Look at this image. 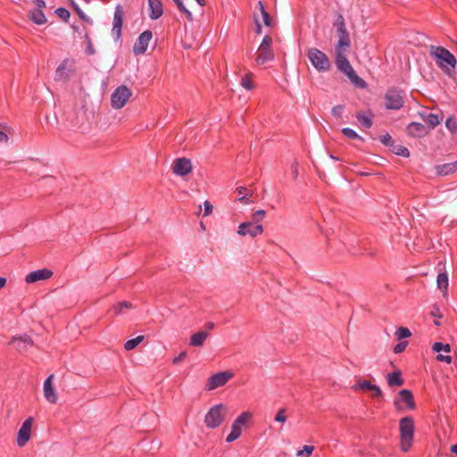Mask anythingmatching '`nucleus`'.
<instances>
[{"label": "nucleus", "instance_id": "nucleus-1", "mask_svg": "<svg viewBox=\"0 0 457 457\" xmlns=\"http://www.w3.org/2000/svg\"><path fill=\"white\" fill-rule=\"evenodd\" d=\"M349 49L350 47L335 48L334 54L337 68L343 72L353 84L359 87H365L366 82L355 73L347 59Z\"/></svg>", "mask_w": 457, "mask_h": 457}, {"label": "nucleus", "instance_id": "nucleus-2", "mask_svg": "<svg viewBox=\"0 0 457 457\" xmlns=\"http://www.w3.org/2000/svg\"><path fill=\"white\" fill-rule=\"evenodd\" d=\"M429 54L436 65L446 74L451 75L455 69V56L443 46H429Z\"/></svg>", "mask_w": 457, "mask_h": 457}, {"label": "nucleus", "instance_id": "nucleus-3", "mask_svg": "<svg viewBox=\"0 0 457 457\" xmlns=\"http://www.w3.org/2000/svg\"><path fill=\"white\" fill-rule=\"evenodd\" d=\"M414 420L411 417H404L399 421L400 448L403 452H408L414 438Z\"/></svg>", "mask_w": 457, "mask_h": 457}, {"label": "nucleus", "instance_id": "nucleus-4", "mask_svg": "<svg viewBox=\"0 0 457 457\" xmlns=\"http://www.w3.org/2000/svg\"><path fill=\"white\" fill-rule=\"evenodd\" d=\"M306 55L312 65L319 72H327L331 69V62L328 55L318 48L311 47L307 49Z\"/></svg>", "mask_w": 457, "mask_h": 457}, {"label": "nucleus", "instance_id": "nucleus-5", "mask_svg": "<svg viewBox=\"0 0 457 457\" xmlns=\"http://www.w3.org/2000/svg\"><path fill=\"white\" fill-rule=\"evenodd\" d=\"M333 28L336 29L338 40L335 48H343L351 46L350 35L346 28L345 21L342 13H337L333 22Z\"/></svg>", "mask_w": 457, "mask_h": 457}, {"label": "nucleus", "instance_id": "nucleus-6", "mask_svg": "<svg viewBox=\"0 0 457 457\" xmlns=\"http://www.w3.org/2000/svg\"><path fill=\"white\" fill-rule=\"evenodd\" d=\"M228 412V407L224 404H216L212 406L206 413L204 423L209 428H218L224 420Z\"/></svg>", "mask_w": 457, "mask_h": 457}, {"label": "nucleus", "instance_id": "nucleus-7", "mask_svg": "<svg viewBox=\"0 0 457 457\" xmlns=\"http://www.w3.org/2000/svg\"><path fill=\"white\" fill-rule=\"evenodd\" d=\"M272 37L269 35L263 37L256 51L255 62L258 65H262L266 62L274 60V51L272 48Z\"/></svg>", "mask_w": 457, "mask_h": 457}, {"label": "nucleus", "instance_id": "nucleus-8", "mask_svg": "<svg viewBox=\"0 0 457 457\" xmlns=\"http://www.w3.org/2000/svg\"><path fill=\"white\" fill-rule=\"evenodd\" d=\"M253 418V413L250 411H243L233 422L231 426V432L227 436L226 442L232 443L240 437L243 428L246 427Z\"/></svg>", "mask_w": 457, "mask_h": 457}, {"label": "nucleus", "instance_id": "nucleus-9", "mask_svg": "<svg viewBox=\"0 0 457 457\" xmlns=\"http://www.w3.org/2000/svg\"><path fill=\"white\" fill-rule=\"evenodd\" d=\"M132 92L126 86L118 87L111 96L112 106L114 109L122 108L131 97Z\"/></svg>", "mask_w": 457, "mask_h": 457}, {"label": "nucleus", "instance_id": "nucleus-10", "mask_svg": "<svg viewBox=\"0 0 457 457\" xmlns=\"http://www.w3.org/2000/svg\"><path fill=\"white\" fill-rule=\"evenodd\" d=\"M385 104L388 110H399L403 104V94L395 88H390L385 95Z\"/></svg>", "mask_w": 457, "mask_h": 457}, {"label": "nucleus", "instance_id": "nucleus-11", "mask_svg": "<svg viewBox=\"0 0 457 457\" xmlns=\"http://www.w3.org/2000/svg\"><path fill=\"white\" fill-rule=\"evenodd\" d=\"M233 374L229 371H222L210 377L206 382L205 389L208 391L214 390L220 386H224L231 378Z\"/></svg>", "mask_w": 457, "mask_h": 457}, {"label": "nucleus", "instance_id": "nucleus-12", "mask_svg": "<svg viewBox=\"0 0 457 457\" xmlns=\"http://www.w3.org/2000/svg\"><path fill=\"white\" fill-rule=\"evenodd\" d=\"M33 418H28L21 425L18 431L17 445L20 447H23L27 445L31 437V430L33 426Z\"/></svg>", "mask_w": 457, "mask_h": 457}, {"label": "nucleus", "instance_id": "nucleus-13", "mask_svg": "<svg viewBox=\"0 0 457 457\" xmlns=\"http://www.w3.org/2000/svg\"><path fill=\"white\" fill-rule=\"evenodd\" d=\"M263 233V226L262 224L253 225V222H243L238 226L237 234L241 237L250 236L255 237Z\"/></svg>", "mask_w": 457, "mask_h": 457}, {"label": "nucleus", "instance_id": "nucleus-14", "mask_svg": "<svg viewBox=\"0 0 457 457\" xmlns=\"http://www.w3.org/2000/svg\"><path fill=\"white\" fill-rule=\"evenodd\" d=\"M172 172L178 176H186L192 171V163L189 159L181 157L174 160Z\"/></svg>", "mask_w": 457, "mask_h": 457}, {"label": "nucleus", "instance_id": "nucleus-15", "mask_svg": "<svg viewBox=\"0 0 457 457\" xmlns=\"http://www.w3.org/2000/svg\"><path fill=\"white\" fill-rule=\"evenodd\" d=\"M153 37L152 31L145 30L142 32L134 45L133 51L135 54H143L148 47V44Z\"/></svg>", "mask_w": 457, "mask_h": 457}, {"label": "nucleus", "instance_id": "nucleus-16", "mask_svg": "<svg viewBox=\"0 0 457 457\" xmlns=\"http://www.w3.org/2000/svg\"><path fill=\"white\" fill-rule=\"evenodd\" d=\"M53 276V271L49 269L43 268L29 272L25 277V282L28 284L36 283L40 280H47Z\"/></svg>", "mask_w": 457, "mask_h": 457}, {"label": "nucleus", "instance_id": "nucleus-17", "mask_svg": "<svg viewBox=\"0 0 457 457\" xmlns=\"http://www.w3.org/2000/svg\"><path fill=\"white\" fill-rule=\"evenodd\" d=\"M54 376L51 374L43 385V392L46 400L50 403H55L58 400L57 393L55 392L53 385Z\"/></svg>", "mask_w": 457, "mask_h": 457}, {"label": "nucleus", "instance_id": "nucleus-18", "mask_svg": "<svg viewBox=\"0 0 457 457\" xmlns=\"http://www.w3.org/2000/svg\"><path fill=\"white\" fill-rule=\"evenodd\" d=\"M122 17H123V11L122 7L120 5H118L115 8L114 12V17H113V24H112V35L119 38L121 34V28H122Z\"/></svg>", "mask_w": 457, "mask_h": 457}, {"label": "nucleus", "instance_id": "nucleus-19", "mask_svg": "<svg viewBox=\"0 0 457 457\" xmlns=\"http://www.w3.org/2000/svg\"><path fill=\"white\" fill-rule=\"evenodd\" d=\"M12 344H16L17 350L23 353L33 345V341L29 336L23 335L20 337H12L10 341V345Z\"/></svg>", "mask_w": 457, "mask_h": 457}, {"label": "nucleus", "instance_id": "nucleus-20", "mask_svg": "<svg viewBox=\"0 0 457 457\" xmlns=\"http://www.w3.org/2000/svg\"><path fill=\"white\" fill-rule=\"evenodd\" d=\"M353 388L354 390L370 391L372 393L373 396H381L382 395V392L378 386L373 385L366 380H361V379L358 380V382L353 386Z\"/></svg>", "mask_w": 457, "mask_h": 457}, {"label": "nucleus", "instance_id": "nucleus-21", "mask_svg": "<svg viewBox=\"0 0 457 457\" xmlns=\"http://www.w3.org/2000/svg\"><path fill=\"white\" fill-rule=\"evenodd\" d=\"M407 133L411 137H420L428 134V130L424 125L419 122H411L407 127Z\"/></svg>", "mask_w": 457, "mask_h": 457}, {"label": "nucleus", "instance_id": "nucleus-22", "mask_svg": "<svg viewBox=\"0 0 457 457\" xmlns=\"http://www.w3.org/2000/svg\"><path fill=\"white\" fill-rule=\"evenodd\" d=\"M148 5L150 9L149 16L152 20H156L162 15V4L160 0H148Z\"/></svg>", "mask_w": 457, "mask_h": 457}, {"label": "nucleus", "instance_id": "nucleus-23", "mask_svg": "<svg viewBox=\"0 0 457 457\" xmlns=\"http://www.w3.org/2000/svg\"><path fill=\"white\" fill-rule=\"evenodd\" d=\"M208 337V332L198 331L190 337L189 345L194 347H202Z\"/></svg>", "mask_w": 457, "mask_h": 457}, {"label": "nucleus", "instance_id": "nucleus-24", "mask_svg": "<svg viewBox=\"0 0 457 457\" xmlns=\"http://www.w3.org/2000/svg\"><path fill=\"white\" fill-rule=\"evenodd\" d=\"M400 401L406 404V408L410 410L415 409V402L411 392L408 389H403L399 392Z\"/></svg>", "mask_w": 457, "mask_h": 457}, {"label": "nucleus", "instance_id": "nucleus-25", "mask_svg": "<svg viewBox=\"0 0 457 457\" xmlns=\"http://www.w3.org/2000/svg\"><path fill=\"white\" fill-rule=\"evenodd\" d=\"M436 170L438 175L445 176L452 174L457 170V161L450 163L437 165Z\"/></svg>", "mask_w": 457, "mask_h": 457}, {"label": "nucleus", "instance_id": "nucleus-26", "mask_svg": "<svg viewBox=\"0 0 457 457\" xmlns=\"http://www.w3.org/2000/svg\"><path fill=\"white\" fill-rule=\"evenodd\" d=\"M420 115L421 116L423 121L426 122L430 127V129H434L442 120V117H439L434 113L422 112L420 113Z\"/></svg>", "mask_w": 457, "mask_h": 457}, {"label": "nucleus", "instance_id": "nucleus-27", "mask_svg": "<svg viewBox=\"0 0 457 457\" xmlns=\"http://www.w3.org/2000/svg\"><path fill=\"white\" fill-rule=\"evenodd\" d=\"M67 61H63L55 71L56 80H67L70 78V71L67 69Z\"/></svg>", "mask_w": 457, "mask_h": 457}, {"label": "nucleus", "instance_id": "nucleus-28", "mask_svg": "<svg viewBox=\"0 0 457 457\" xmlns=\"http://www.w3.org/2000/svg\"><path fill=\"white\" fill-rule=\"evenodd\" d=\"M400 370H396L387 375V383L390 386H401L403 384V379L401 377Z\"/></svg>", "mask_w": 457, "mask_h": 457}, {"label": "nucleus", "instance_id": "nucleus-29", "mask_svg": "<svg viewBox=\"0 0 457 457\" xmlns=\"http://www.w3.org/2000/svg\"><path fill=\"white\" fill-rule=\"evenodd\" d=\"M236 192L242 195L238 198V201H240L241 203H244V204H249L251 203H253V201L250 200L249 199V196H252L253 195V192H251L249 189H247L246 187H237L236 189Z\"/></svg>", "mask_w": 457, "mask_h": 457}, {"label": "nucleus", "instance_id": "nucleus-30", "mask_svg": "<svg viewBox=\"0 0 457 457\" xmlns=\"http://www.w3.org/2000/svg\"><path fill=\"white\" fill-rule=\"evenodd\" d=\"M30 19L37 25H42L46 22V18L42 12V10L39 9H34L29 13Z\"/></svg>", "mask_w": 457, "mask_h": 457}, {"label": "nucleus", "instance_id": "nucleus-31", "mask_svg": "<svg viewBox=\"0 0 457 457\" xmlns=\"http://www.w3.org/2000/svg\"><path fill=\"white\" fill-rule=\"evenodd\" d=\"M356 119L364 128L367 129L370 128L373 124L371 115H369L363 112H357Z\"/></svg>", "mask_w": 457, "mask_h": 457}, {"label": "nucleus", "instance_id": "nucleus-32", "mask_svg": "<svg viewBox=\"0 0 457 457\" xmlns=\"http://www.w3.org/2000/svg\"><path fill=\"white\" fill-rule=\"evenodd\" d=\"M436 284L438 288L443 290L445 295L448 287V276L445 272H441L437 275Z\"/></svg>", "mask_w": 457, "mask_h": 457}, {"label": "nucleus", "instance_id": "nucleus-33", "mask_svg": "<svg viewBox=\"0 0 457 457\" xmlns=\"http://www.w3.org/2000/svg\"><path fill=\"white\" fill-rule=\"evenodd\" d=\"M172 1L177 5V7L180 11V12H182L187 17V19H188L189 21L193 20V14H192L191 11L187 8V6L186 5V4L184 3L183 0H172Z\"/></svg>", "mask_w": 457, "mask_h": 457}, {"label": "nucleus", "instance_id": "nucleus-34", "mask_svg": "<svg viewBox=\"0 0 457 457\" xmlns=\"http://www.w3.org/2000/svg\"><path fill=\"white\" fill-rule=\"evenodd\" d=\"M144 340V336H137V337L133 339L128 340L125 345L124 348L127 351L133 350L136 348L142 341Z\"/></svg>", "mask_w": 457, "mask_h": 457}, {"label": "nucleus", "instance_id": "nucleus-35", "mask_svg": "<svg viewBox=\"0 0 457 457\" xmlns=\"http://www.w3.org/2000/svg\"><path fill=\"white\" fill-rule=\"evenodd\" d=\"M132 304L129 302H121L118 304L112 307L111 311L113 312L115 315L121 314L124 311V309H131Z\"/></svg>", "mask_w": 457, "mask_h": 457}, {"label": "nucleus", "instance_id": "nucleus-36", "mask_svg": "<svg viewBox=\"0 0 457 457\" xmlns=\"http://www.w3.org/2000/svg\"><path fill=\"white\" fill-rule=\"evenodd\" d=\"M71 4L80 19H82L89 24L93 23V21L86 15V13L78 6V4L73 0H71Z\"/></svg>", "mask_w": 457, "mask_h": 457}, {"label": "nucleus", "instance_id": "nucleus-37", "mask_svg": "<svg viewBox=\"0 0 457 457\" xmlns=\"http://www.w3.org/2000/svg\"><path fill=\"white\" fill-rule=\"evenodd\" d=\"M342 133H343L344 136H345L348 138L359 139V140L363 141V137L359 136L353 129H352L350 128H344L342 129Z\"/></svg>", "mask_w": 457, "mask_h": 457}, {"label": "nucleus", "instance_id": "nucleus-38", "mask_svg": "<svg viewBox=\"0 0 457 457\" xmlns=\"http://www.w3.org/2000/svg\"><path fill=\"white\" fill-rule=\"evenodd\" d=\"M393 152L400 156L408 157L410 155L409 150L400 145H393Z\"/></svg>", "mask_w": 457, "mask_h": 457}, {"label": "nucleus", "instance_id": "nucleus-39", "mask_svg": "<svg viewBox=\"0 0 457 457\" xmlns=\"http://www.w3.org/2000/svg\"><path fill=\"white\" fill-rule=\"evenodd\" d=\"M55 13L56 15L61 19L63 21L67 22L70 19V12L65 9V8H62V7H60V8H57L55 10Z\"/></svg>", "mask_w": 457, "mask_h": 457}, {"label": "nucleus", "instance_id": "nucleus-40", "mask_svg": "<svg viewBox=\"0 0 457 457\" xmlns=\"http://www.w3.org/2000/svg\"><path fill=\"white\" fill-rule=\"evenodd\" d=\"M432 348L435 352H437V353H440L441 351H443L445 353H449L451 350V346L449 344H443V343H439V342L435 343L433 345Z\"/></svg>", "mask_w": 457, "mask_h": 457}, {"label": "nucleus", "instance_id": "nucleus-41", "mask_svg": "<svg viewBox=\"0 0 457 457\" xmlns=\"http://www.w3.org/2000/svg\"><path fill=\"white\" fill-rule=\"evenodd\" d=\"M84 37H85V40H86V43H87V48H86L87 54H88V55L95 54L96 50L94 48L93 43L91 41V38L89 37V36H88V34L87 32H85Z\"/></svg>", "mask_w": 457, "mask_h": 457}, {"label": "nucleus", "instance_id": "nucleus-42", "mask_svg": "<svg viewBox=\"0 0 457 457\" xmlns=\"http://www.w3.org/2000/svg\"><path fill=\"white\" fill-rule=\"evenodd\" d=\"M251 77L252 74H247L246 76L242 78L240 82L241 86L247 90H251L253 88V84L251 80Z\"/></svg>", "mask_w": 457, "mask_h": 457}, {"label": "nucleus", "instance_id": "nucleus-43", "mask_svg": "<svg viewBox=\"0 0 457 457\" xmlns=\"http://www.w3.org/2000/svg\"><path fill=\"white\" fill-rule=\"evenodd\" d=\"M313 451H314V446L304 445L302 450L297 452V456L309 457L312 453Z\"/></svg>", "mask_w": 457, "mask_h": 457}, {"label": "nucleus", "instance_id": "nucleus-44", "mask_svg": "<svg viewBox=\"0 0 457 457\" xmlns=\"http://www.w3.org/2000/svg\"><path fill=\"white\" fill-rule=\"evenodd\" d=\"M395 335L397 338L400 340L411 337V333L409 330V328L401 327L396 330Z\"/></svg>", "mask_w": 457, "mask_h": 457}, {"label": "nucleus", "instance_id": "nucleus-45", "mask_svg": "<svg viewBox=\"0 0 457 457\" xmlns=\"http://www.w3.org/2000/svg\"><path fill=\"white\" fill-rule=\"evenodd\" d=\"M287 416L286 415V409L281 408L277 412V414L274 418V420L278 423H285L287 421Z\"/></svg>", "mask_w": 457, "mask_h": 457}, {"label": "nucleus", "instance_id": "nucleus-46", "mask_svg": "<svg viewBox=\"0 0 457 457\" xmlns=\"http://www.w3.org/2000/svg\"><path fill=\"white\" fill-rule=\"evenodd\" d=\"M446 128L452 132L454 133L457 131V121L455 119L450 117L445 121Z\"/></svg>", "mask_w": 457, "mask_h": 457}, {"label": "nucleus", "instance_id": "nucleus-47", "mask_svg": "<svg viewBox=\"0 0 457 457\" xmlns=\"http://www.w3.org/2000/svg\"><path fill=\"white\" fill-rule=\"evenodd\" d=\"M261 16L262 19V22L265 26L272 27L273 21L267 11H263V12L261 14Z\"/></svg>", "mask_w": 457, "mask_h": 457}, {"label": "nucleus", "instance_id": "nucleus-48", "mask_svg": "<svg viewBox=\"0 0 457 457\" xmlns=\"http://www.w3.org/2000/svg\"><path fill=\"white\" fill-rule=\"evenodd\" d=\"M3 127L2 124H0V128ZM5 130H0V143H7L9 140L8 133L12 131L10 128L4 127Z\"/></svg>", "mask_w": 457, "mask_h": 457}, {"label": "nucleus", "instance_id": "nucleus-49", "mask_svg": "<svg viewBox=\"0 0 457 457\" xmlns=\"http://www.w3.org/2000/svg\"><path fill=\"white\" fill-rule=\"evenodd\" d=\"M266 215V212L264 210H258L253 214V219L256 223L261 222Z\"/></svg>", "mask_w": 457, "mask_h": 457}, {"label": "nucleus", "instance_id": "nucleus-50", "mask_svg": "<svg viewBox=\"0 0 457 457\" xmlns=\"http://www.w3.org/2000/svg\"><path fill=\"white\" fill-rule=\"evenodd\" d=\"M344 105L342 104H338V105H336L332 108V114L336 117V118H341L342 114H343V112H344Z\"/></svg>", "mask_w": 457, "mask_h": 457}, {"label": "nucleus", "instance_id": "nucleus-51", "mask_svg": "<svg viewBox=\"0 0 457 457\" xmlns=\"http://www.w3.org/2000/svg\"><path fill=\"white\" fill-rule=\"evenodd\" d=\"M204 216L207 217L212 212L213 206L209 201H205L204 203Z\"/></svg>", "mask_w": 457, "mask_h": 457}, {"label": "nucleus", "instance_id": "nucleus-52", "mask_svg": "<svg viewBox=\"0 0 457 457\" xmlns=\"http://www.w3.org/2000/svg\"><path fill=\"white\" fill-rule=\"evenodd\" d=\"M407 346V342H401L399 344H397L395 348H394V352L395 353H400L404 351V349L406 348Z\"/></svg>", "mask_w": 457, "mask_h": 457}, {"label": "nucleus", "instance_id": "nucleus-53", "mask_svg": "<svg viewBox=\"0 0 457 457\" xmlns=\"http://www.w3.org/2000/svg\"><path fill=\"white\" fill-rule=\"evenodd\" d=\"M380 140L386 145H393V139L389 134L382 136Z\"/></svg>", "mask_w": 457, "mask_h": 457}, {"label": "nucleus", "instance_id": "nucleus-54", "mask_svg": "<svg viewBox=\"0 0 457 457\" xmlns=\"http://www.w3.org/2000/svg\"><path fill=\"white\" fill-rule=\"evenodd\" d=\"M436 359L439 361H445L446 363H451L452 361V357L449 356V355H443V354H438L436 356Z\"/></svg>", "mask_w": 457, "mask_h": 457}, {"label": "nucleus", "instance_id": "nucleus-55", "mask_svg": "<svg viewBox=\"0 0 457 457\" xmlns=\"http://www.w3.org/2000/svg\"><path fill=\"white\" fill-rule=\"evenodd\" d=\"M32 2L37 6L36 9L41 10L46 7V2L44 0H32Z\"/></svg>", "mask_w": 457, "mask_h": 457}, {"label": "nucleus", "instance_id": "nucleus-56", "mask_svg": "<svg viewBox=\"0 0 457 457\" xmlns=\"http://www.w3.org/2000/svg\"><path fill=\"white\" fill-rule=\"evenodd\" d=\"M187 353L186 352H181L179 356H177L174 360H173V362L174 363H179L181 361H183L186 357Z\"/></svg>", "mask_w": 457, "mask_h": 457}, {"label": "nucleus", "instance_id": "nucleus-57", "mask_svg": "<svg viewBox=\"0 0 457 457\" xmlns=\"http://www.w3.org/2000/svg\"><path fill=\"white\" fill-rule=\"evenodd\" d=\"M254 20H255V23H256L255 32L257 34H261L262 33V26H261V23L259 22V20H258V17L256 14L254 15Z\"/></svg>", "mask_w": 457, "mask_h": 457}, {"label": "nucleus", "instance_id": "nucleus-58", "mask_svg": "<svg viewBox=\"0 0 457 457\" xmlns=\"http://www.w3.org/2000/svg\"><path fill=\"white\" fill-rule=\"evenodd\" d=\"M257 7L260 10V13L261 14L263 12V11H266L265 7H264V4H263V3L262 1L258 2Z\"/></svg>", "mask_w": 457, "mask_h": 457}, {"label": "nucleus", "instance_id": "nucleus-59", "mask_svg": "<svg viewBox=\"0 0 457 457\" xmlns=\"http://www.w3.org/2000/svg\"><path fill=\"white\" fill-rule=\"evenodd\" d=\"M6 282H7V280L5 278L0 277V289L4 287V286L6 285Z\"/></svg>", "mask_w": 457, "mask_h": 457}, {"label": "nucleus", "instance_id": "nucleus-60", "mask_svg": "<svg viewBox=\"0 0 457 457\" xmlns=\"http://www.w3.org/2000/svg\"><path fill=\"white\" fill-rule=\"evenodd\" d=\"M451 452L457 456V445H453L451 446Z\"/></svg>", "mask_w": 457, "mask_h": 457}, {"label": "nucleus", "instance_id": "nucleus-61", "mask_svg": "<svg viewBox=\"0 0 457 457\" xmlns=\"http://www.w3.org/2000/svg\"><path fill=\"white\" fill-rule=\"evenodd\" d=\"M214 327H215V325H214V323H213V322H208V323L206 324V328H207L208 329H210V330H212V329L214 328Z\"/></svg>", "mask_w": 457, "mask_h": 457}, {"label": "nucleus", "instance_id": "nucleus-62", "mask_svg": "<svg viewBox=\"0 0 457 457\" xmlns=\"http://www.w3.org/2000/svg\"><path fill=\"white\" fill-rule=\"evenodd\" d=\"M395 407H396L398 410H400V411L403 409V407L400 404V403H399V401H398V400H395Z\"/></svg>", "mask_w": 457, "mask_h": 457}, {"label": "nucleus", "instance_id": "nucleus-63", "mask_svg": "<svg viewBox=\"0 0 457 457\" xmlns=\"http://www.w3.org/2000/svg\"><path fill=\"white\" fill-rule=\"evenodd\" d=\"M187 5L188 7L193 8L195 5L194 1H187Z\"/></svg>", "mask_w": 457, "mask_h": 457}, {"label": "nucleus", "instance_id": "nucleus-64", "mask_svg": "<svg viewBox=\"0 0 457 457\" xmlns=\"http://www.w3.org/2000/svg\"><path fill=\"white\" fill-rule=\"evenodd\" d=\"M199 5H204L203 0H195Z\"/></svg>", "mask_w": 457, "mask_h": 457}]
</instances>
